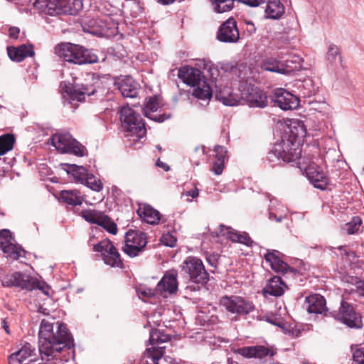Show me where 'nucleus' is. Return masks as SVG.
Returning <instances> with one entry per match:
<instances>
[{"label": "nucleus", "instance_id": "1", "mask_svg": "<svg viewBox=\"0 0 364 364\" xmlns=\"http://www.w3.org/2000/svg\"><path fill=\"white\" fill-rule=\"evenodd\" d=\"M56 331H53V323L43 319L38 333V350L42 360L49 361L56 357L65 348L74 347V341L67 326L56 323Z\"/></svg>", "mask_w": 364, "mask_h": 364}, {"label": "nucleus", "instance_id": "2", "mask_svg": "<svg viewBox=\"0 0 364 364\" xmlns=\"http://www.w3.org/2000/svg\"><path fill=\"white\" fill-rule=\"evenodd\" d=\"M289 129L288 138L275 144L268 152L267 159L272 166L293 162L301 156L299 144L306 135V127L302 122L296 119L291 122Z\"/></svg>", "mask_w": 364, "mask_h": 364}, {"label": "nucleus", "instance_id": "3", "mask_svg": "<svg viewBox=\"0 0 364 364\" xmlns=\"http://www.w3.org/2000/svg\"><path fill=\"white\" fill-rule=\"evenodd\" d=\"M54 50L65 61L76 65L93 64L100 61L95 50L77 44L62 43L58 44Z\"/></svg>", "mask_w": 364, "mask_h": 364}, {"label": "nucleus", "instance_id": "4", "mask_svg": "<svg viewBox=\"0 0 364 364\" xmlns=\"http://www.w3.org/2000/svg\"><path fill=\"white\" fill-rule=\"evenodd\" d=\"M33 6L50 16L75 15L82 9V0H35Z\"/></svg>", "mask_w": 364, "mask_h": 364}, {"label": "nucleus", "instance_id": "5", "mask_svg": "<svg viewBox=\"0 0 364 364\" xmlns=\"http://www.w3.org/2000/svg\"><path fill=\"white\" fill-rule=\"evenodd\" d=\"M122 127L127 136L135 137L133 141H140L146 133L145 122L139 114L129 106H124L120 110Z\"/></svg>", "mask_w": 364, "mask_h": 364}, {"label": "nucleus", "instance_id": "6", "mask_svg": "<svg viewBox=\"0 0 364 364\" xmlns=\"http://www.w3.org/2000/svg\"><path fill=\"white\" fill-rule=\"evenodd\" d=\"M181 271L189 282L197 285H204L209 280V274L205 269L202 260L196 257H186L181 264ZM186 289L196 291L200 289V287L188 285Z\"/></svg>", "mask_w": 364, "mask_h": 364}, {"label": "nucleus", "instance_id": "7", "mask_svg": "<svg viewBox=\"0 0 364 364\" xmlns=\"http://www.w3.org/2000/svg\"><path fill=\"white\" fill-rule=\"evenodd\" d=\"M82 28L85 32L94 36L110 38L117 34L118 24L109 16H103L85 21Z\"/></svg>", "mask_w": 364, "mask_h": 364}, {"label": "nucleus", "instance_id": "8", "mask_svg": "<svg viewBox=\"0 0 364 364\" xmlns=\"http://www.w3.org/2000/svg\"><path fill=\"white\" fill-rule=\"evenodd\" d=\"M330 315L336 321L350 328L360 329L363 327L362 316L350 303L342 300L338 310L332 311Z\"/></svg>", "mask_w": 364, "mask_h": 364}, {"label": "nucleus", "instance_id": "9", "mask_svg": "<svg viewBox=\"0 0 364 364\" xmlns=\"http://www.w3.org/2000/svg\"><path fill=\"white\" fill-rule=\"evenodd\" d=\"M52 144L62 153H70L83 156L87 151L85 146L74 139L68 132L57 133L51 137Z\"/></svg>", "mask_w": 364, "mask_h": 364}, {"label": "nucleus", "instance_id": "10", "mask_svg": "<svg viewBox=\"0 0 364 364\" xmlns=\"http://www.w3.org/2000/svg\"><path fill=\"white\" fill-rule=\"evenodd\" d=\"M146 244L147 241L145 233L129 230L125 234V245L123 247V251L130 257H134L144 251Z\"/></svg>", "mask_w": 364, "mask_h": 364}, {"label": "nucleus", "instance_id": "11", "mask_svg": "<svg viewBox=\"0 0 364 364\" xmlns=\"http://www.w3.org/2000/svg\"><path fill=\"white\" fill-rule=\"evenodd\" d=\"M220 303L228 311L237 315H246L254 309L252 302L237 296H223Z\"/></svg>", "mask_w": 364, "mask_h": 364}, {"label": "nucleus", "instance_id": "12", "mask_svg": "<svg viewBox=\"0 0 364 364\" xmlns=\"http://www.w3.org/2000/svg\"><path fill=\"white\" fill-rule=\"evenodd\" d=\"M269 98L274 105L279 107L282 110L294 109L299 104V100L296 96L283 88L274 90Z\"/></svg>", "mask_w": 364, "mask_h": 364}, {"label": "nucleus", "instance_id": "13", "mask_svg": "<svg viewBox=\"0 0 364 364\" xmlns=\"http://www.w3.org/2000/svg\"><path fill=\"white\" fill-rule=\"evenodd\" d=\"M216 38L220 42L225 43H235L239 41L240 32L234 18H229L220 26Z\"/></svg>", "mask_w": 364, "mask_h": 364}, {"label": "nucleus", "instance_id": "14", "mask_svg": "<svg viewBox=\"0 0 364 364\" xmlns=\"http://www.w3.org/2000/svg\"><path fill=\"white\" fill-rule=\"evenodd\" d=\"M282 256L283 254L280 252L272 250H268V252L264 255V258L265 261L269 264L271 268L274 272L282 274L288 272L296 274L298 272L297 269L290 267L287 263L284 262L282 259Z\"/></svg>", "mask_w": 364, "mask_h": 364}, {"label": "nucleus", "instance_id": "15", "mask_svg": "<svg viewBox=\"0 0 364 364\" xmlns=\"http://www.w3.org/2000/svg\"><path fill=\"white\" fill-rule=\"evenodd\" d=\"M1 284L4 287H15L28 290H32L36 287L35 282L31 281V277L21 272L6 275L1 280Z\"/></svg>", "mask_w": 364, "mask_h": 364}, {"label": "nucleus", "instance_id": "16", "mask_svg": "<svg viewBox=\"0 0 364 364\" xmlns=\"http://www.w3.org/2000/svg\"><path fill=\"white\" fill-rule=\"evenodd\" d=\"M244 99L250 107L264 108L268 105L266 93L257 87H248Z\"/></svg>", "mask_w": 364, "mask_h": 364}, {"label": "nucleus", "instance_id": "17", "mask_svg": "<svg viewBox=\"0 0 364 364\" xmlns=\"http://www.w3.org/2000/svg\"><path fill=\"white\" fill-rule=\"evenodd\" d=\"M178 77L184 83L193 87L205 81L199 69L189 66L181 67L178 70Z\"/></svg>", "mask_w": 364, "mask_h": 364}, {"label": "nucleus", "instance_id": "18", "mask_svg": "<svg viewBox=\"0 0 364 364\" xmlns=\"http://www.w3.org/2000/svg\"><path fill=\"white\" fill-rule=\"evenodd\" d=\"M97 92L93 85H70L65 87V92L69 96L70 103L73 102H83L85 100V97L94 95Z\"/></svg>", "mask_w": 364, "mask_h": 364}, {"label": "nucleus", "instance_id": "19", "mask_svg": "<svg viewBox=\"0 0 364 364\" xmlns=\"http://www.w3.org/2000/svg\"><path fill=\"white\" fill-rule=\"evenodd\" d=\"M306 176L314 186L325 190L329 185V179L320 166L310 165L306 170Z\"/></svg>", "mask_w": 364, "mask_h": 364}, {"label": "nucleus", "instance_id": "20", "mask_svg": "<svg viewBox=\"0 0 364 364\" xmlns=\"http://www.w3.org/2000/svg\"><path fill=\"white\" fill-rule=\"evenodd\" d=\"M235 353L246 358L259 359H262L268 355L272 357L276 353L274 350L264 346H245L237 348Z\"/></svg>", "mask_w": 364, "mask_h": 364}, {"label": "nucleus", "instance_id": "21", "mask_svg": "<svg viewBox=\"0 0 364 364\" xmlns=\"http://www.w3.org/2000/svg\"><path fill=\"white\" fill-rule=\"evenodd\" d=\"M159 107V97L156 95L149 97L146 99L143 111L144 115L155 122H163L171 117V114H154Z\"/></svg>", "mask_w": 364, "mask_h": 364}, {"label": "nucleus", "instance_id": "22", "mask_svg": "<svg viewBox=\"0 0 364 364\" xmlns=\"http://www.w3.org/2000/svg\"><path fill=\"white\" fill-rule=\"evenodd\" d=\"M115 85L124 97L134 98L137 96L140 85L131 76H125L115 82Z\"/></svg>", "mask_w": 364, "mask_h": 364}, {"label": "nucleus", "instance_id": "23", "mask_svg": "<svg viewBox=\"0 0 364 364\" xmlns=\"http://www.w3.org/2000/svg\"><path fill=\"white\" fill-rule=\"evenodd\" d=\"M178 272L175 269L167 271L157 284V289L161 292L173 294L178 290Z\"/></svg>", "mask_w": 364, "mask_h": 364}, {"label": "nucleus", "instance_id": "24", "mask_svg": "<svg viewBox=\"0 0 364 364\" xmlns=\"http://www.w3.org/2000/svg\"><path fill=\"white\" fill-rule=\"evenodd\" d=\"M215 99L226 106L237 105L240 101V96L232 92V88L228 86L222 87L216 85Z\"/></svg>", "mask_w": 364, "mask_h": 364}, {"label": "nucleus", "instance_id": "25", "mask_svg": "<svg viewBox=\"0 0 364 364\" xmlns=\"http://www.w3.org/2000/svg\"><path fill=\"white\" fill-rule=\"evenodd\" d=\"M7 53L12 61L21 62L27 57H33L35 54L33 46L31 44H22L18 47L8 46Z\"/></svg>", "mask_w": 364, "mask_h": 364}, {"label": "nucleus", "instance_id": "26", "mask_svg": "<svg viewBox=\"0 0 364 364\" xmlns=\"http://www.w3.org/2000/svg\"><path fill=\"white\" fill-rule=\"evenodd\" d=\"M306 310L309 314H322L326 310V299L320 294L307 296L305 300Z\"/></svg>", "mask_w": 364, "mask_h": 364}, {"label": "nucleus", "instance_id": "27", "mask_svg": "<svg viewBox=\"0 0 364 364\" xmlns=\"http://www.w3.org/2000/svg\"><path fill=\"white\" fill-rule=\"evenodd\" d=\"M137 213L144 221L151 225L159 224L161 217L159 211L150 205H144L143 207H139Z\"/></svg>", "mask_w": 364, "mask_h": 364}, {"label": "nucleus", "instance_id": "28", "mask_svg": "<svg viewBox=\"0 0 364 364\" xmlns=\"http://www.w3.org/2000/svg\"><path fill=\"white\" fill-rule=\"evenodd\" d=\"M283 286H284V283L280 277H272L268 280L267 284L263 289V294L264 295L280 296L284 294Z\"/></svg>", "mask_w": 364, "mask_h": 364}, {"label": "nucleus", "instance_id": "29", "mask_svg": "<svg viewBox=\"0 0 364 364\" xmlns=\"http://www.w3.org/2000/svg\"><path fill=\"white\" fill-rule=\"evenodd\" d=\"M284 10L280 0H269L265 9V16L267 18L279 19L284 14Z\"/></svg>", "mask_w": 364, "mask_h": 364}, {"label": "nucleus", "instance_id": "30", "mask_svg": "<svg viewBox=\"0 0 364 364\" xmlns=\"http://www.w3.org/2000/svg\"><path fill=\"white\" fill-rule=\"evenodd\" d=\"M62 166H65V168H63L64 170H65L68 174L72 175L76 181L84 184V180L88 174V171L85 167L70 164H63Z\"/></svg>", "mask_w": 364, "mask_h": 364}, {"label": "nucleus", "instance_id": "31", "mask_svg": "<svg viewBox=\"0 0 364 364\" xmlns=\"http://www.w3.org/2000/svg\"><path fill=\"white\" fill-rule=\"evenodd\" d=\"M60 196L62 200L68 205L76 206L82 204V199L80 192L77 190H63Z\"/></svg>", "mask_w": 364, "mask_h": 364}, {"label": "nucleus", "instance_id": "32", "mask_svg": "<svg viewBox=\"0 0 364 364\" xmlns=\"http://www.w3.org/2000/svg\"><path fill=\"white\" fill-rule=\"evenodd\" d=\"M261 68L267 71L285 74L289 70L284 68L283 64L273 58H268L263 60Z\"/></svg>", "mask_w": 364, "mask_h": 364}, {"label": "nucleus", "instance_id": "33", "mask_svg": "<svg viewBox=\"0 0 364 364\" xmlns=\"http://www.w3.org/2000/svg\"><path fill=\"white\" fill-rule=\"evenodd\" d=\"M193 95L203 100H210L213 96L212 90L206 81L193 87Z\"/></svg>", "mask_w": 364, "mask_h": 364}, {"label": "nucleus", "instance_id": "34", "mask_svg": "<svg viewBox=\"0 0 364 364\" xmlns=\"http://www.w3.org/2000/svg\"><path fill=\"white\" fill-rule=\"evenodd\" d=\"M82 218L90 224H97L103 223L102 219L105 218V214L96 210H84L80 213Z\"/></svg>", "mask_w": 364, "mask_h": 364}, {"label": "nucleus", "instance_id": "35", "mask_svg": "<svg viewBox=\"0 0 364 364\" xmlns=\"http://www.w3.org/2000/svg\"><path fill=\"white\" fill-rule=\"evenodd\" d=\"M4 254L12 259H18L21 257H25V250L21 246L15 245L11 242L1 249Z\"/></svg>", "mask_w": 364, "mask_h": 364}, {"label": "nucleus", "instance_id": "36", "mask_svg": "<svg viewBox=\"0 0 364 364\" xmlns=\"http://www.w3.org/2000/svg\"><path fill=\"white\" fill-rule=\"evenodd\" d=\"M300 87L304 97H311L318 90V85L311 78L305 79Z\"/></svg>", "mask_w": 364, "mask_h": 364}, {"label": "nucleus", "instance_id": "37", "mask_svg": "<svg viewBox=\"0 0 364 364\" xmlns=\"http://www.w3.org/2000/svg\"><path fill=\"white\" fill-rule=\"evenodd\" d=\"M116 250L117 249L114 246L113 243L109 240L101 241L93 246V250L95 252H100L102 258L106 256V254L109 255L112 252L116 251Z\"/></svg>", "mask_w": 364, "mask_h": 364}, {"label": "nucleus", "instance_id": "38", "mask_svg": "<svg viewBox=\"0 0 364 364\" xmlns=\"http://www.w3.org/2000/svg\"><path fill=\"white\" fill-rule=\"evenodd\" d=\"M15 138L12 134H4L0 136V156L4 155L14 147Z\"/></svg>", "mask_w": 364, "mask_h": 364}, {"label": "nucleus", "instance_id": "39", "mask_svg": "<svg viewBox=\"0 0 364 364\" xmlns=\"http://www.w3.org/2000/svg\"><path fill=\"white\" fill-rule=\"evenodd\" d=\"M214 5V11L217 13H224L230 11L235 0H210Z\"/></svg>", "mask_w": 364, "mask_h": 364}, {"label": "nucleus", "instance_id": "40", "mask_svg": "<svg viewBox=\"0 0 364 364\" xmlns=\"http://www.w3.org/2000/svg\"><path fill=\"white\" fill-rule=\"evenodd\" d=\"M103 260L105 264L110 265L111 267H117L119 268L123 267V262L117 250L109 255L106 254V256H105Z\"/></svg>", "mask_w": 364, "mask_h": 364}, {"label": "nucleus", "instance_id": "41", "mask_svg": "<svg viewBox=\"0 0 364 364\" xmlns=\"http://www.w3.org/2000/svg\"><path fill=\"white\" fill-rule=\"evenodd\" d=\"M84 183L88 188L96 192H100L103 188L101 181L97 178L93 174L89 173L84 180Z\"/></svg>", "mask_w": 364, "mask_h": 364}, {"label": "nucleus", "instance_id": "42", "mask_svg": "<svg viewBox=\"0 0 364 364\" xmlns=\"http://www.w3.org/2000/svg\"><path fill=\"white\" fill-rule=\"evenodd\" d=\"M35 348H33L31 345L28 343H26L20 350L15 352L14 353L19 357L23 362L27 359L28 358L32 356L33 355V352Z\"/></svg>", "mask_w": 364, "mask_h": 364}, {"label": "nucleus", "instance_id": "43", "mask_svg": "<svg viewBox=\"0 0 364 364\" xmlns=\"http://www.w3.org/2000/svg\"><path fill=\"white\" fill-rule=\"evenodd\" d=\"M146 357L151 358L154 364H161L165 358H162V350L156 349L155 347L147 348L146 350Z\"/></svg>", "mask_w": 364, "mask_h": 364}, {"label": "nucleus", "instance_id": "44", "mask_svg": "<svg viewBox=\"0 0 364 364\" xmlns=\"http://www.w3.org/2000/svg\"><path fill=\"white\" fill-rule=\"evenodd\" d=\"M103 223H100V226L102 227L105 230H106L108 232L116 235L118 231L117 225V224L112 221L110 218L105 215V218L102 219Z\"/></svg>", "mask_w": 364, "mask_h": 364}, {"label": "nucleus", "instance_id": "45", "mask_svg": "<svg viewBox=\"0 0 364 364\" xmlns=\"http://www.w3.org/2000/svg\"><path fill=\"white\" fill-rule=\"evenodd\" d=\"M220 228V232L223 235H225V233L223 232V231L225 230H228L227 231V237L228 239H230L231 241L234 242H238V238H239V235H240V232L235 231V230H233L232 228H231L230 227H227L224 225H220L219 226Z\"/></svg>", "mask_w": 364, "mask_h": 364}, {"label": "nucleus", "instance_id": "46", "mask_svg": "<svg viewBox=\"0 0 364 364\" xmlns=\"http://www.w3.org/2000/svg\"><path fill=\"white\" fill-rule=\"evenodd\" d=\"M361 223L362 221L359 217H353L352 220L346 224L347 232L350 235L355 234L358 230Z\"/></svg>", "mask_w": 364, "mask_h": 364}, {"label": "nucleus", "instance_id": "47", "mask_svg": "<svg viewBox=\"0 0 364 364\" xmlns=\"http://www.w3.org/2000/svg\"><path fill=\"white\" fill-rule=\"evenodd\" d=\"M12 235L10 230L3 229L0 230V248H4V246H6L12 242Z\"/></svg>", "mask_w": 364, "mask_h": 364}, {"label": "nucleus", "instance_id": "48", "mask_svg": "<svg viewBox=\"0 0 364 364\" xmlns=\"http://www.w3.org/2000/svg\"><path fill=\"white\" fill-rule=\"evenodd\" d=\"M337 57H338L339 60L341 61L340 50L334 44H331L327 52V59L330 63H333L336 61Z\"/></svg>", "mask_w": 364, "mask_h": 364}, {"label": "nucleus", "instance_id": "49", "mask_svg": "<svg viewBox=\"0 0 364 364\" xmlns=\"http://www.w3.org/2000/svg\"><path fill=\"white\" fill-rule=\"evenodd\" d=\"M353 364H364V347L353 351Z\"/></svg>", "mask_w": 364, "mask_h": 364}, {"label": "nucleus", "instance_id": "50", "mask_svg": "<svg viewBox=\"0 0 364 364\" xmlns=\"http://www.w3.org/2000/svg\"><path fill=\"white\" fill-rule=\"evenodd\" d=\"M214 151L215 153V160H220L225 162V160L227 158V149L223 146L217 145L215 146Z\"/></svg>", "mask_w": 364, "mask_h": 364}, {"label": "nucleus", "instance_id": "51", "mask_svg": "<svg viewBox=\"0 0 364 364\" xmlns=\"http://www.w3.org/2000/svg\"><path fill=\"white\" fill-rule=\"evenodd\" d=\"M162 244L167 247H173L176 244V238L170 234H164L161 238Z\"/></svg>", "mask_w": 364, "mask_h": 364}, {"label": "nucleus", "instance_id": "52", "mask_svg": "<svg viewBox=\"0 0 364 364\" xmlns=\"http://www.w3.org/2000/svg\"><path fill=\"white\" fill-rule=\"evenodd\" d=\"M166 341V338H165L164 336H160L159 332L155 331L151 332L150 334L149 338V343L151 346H154L155 344H158L160 343H164Z\"/></svg>", "mask_w": 364, "mask_h": 364}, {"label": "nucleus", "instance_id": "53", "mask_svg": "<svg viewBox=\"0 0 364 364\" xmlns=\"http://www.w3.org/2000/svg\"><path fill=\"white\" fill-rule=\"evenodd\" d=\"M309 104L311 105L312 109L319 112H325L328 108V105L324 102H320L310 101Z\"/></svg>", "mask_w": 364, "mask_h": 364}, {"label": "nucleus", "instance_id": "54", "mask_svg": "<svg viewBox=\"0 0 364 364\" xmlns=\"http://www.w3.org/2000/svg\"><path fill=\"white\" fill-rule=\"evenodd\" d=\"M237 242L245 245L247 247H252L253 241L247 232H243L240 234Z\"/></svg>", "mask_w": 364, "mask_h": 364}, {"label": "nucleus", "instance_id": "55", "mask_svg": "<svg viewBox=\"0 0 364 364\" xmlns=\"http://www.w3.org/2000/svg\"><path fill=\"white\" fill-rule=\"evenodd\" d=\"M224 161H222L220 160H215L213 163L212 171L216 174V175H220L223 173V168H224Z\"/></svg>", "mask_w": 364, "mask_h": 364}, {"label": "nucleus", "instance_id": "56", "mask_svg": "<svg viewBox=\"0 0 364 364\" xmlns=\"http://www.w3.org/2000/svg\"><path fill=\"white\" fill-rule=\"evenodd\" d=\"M219 255L218 254H210L207 256L206 259L208 263L213 267H216L218 264V259H219Z\"/></svg>", "mask_w": 364, "mask_h": 364}, {"label": "nucleus", "instance_id": "57", "mask_svg": "<svg viewBox=\"0 0 364 364\" xmlns=\"http://www.w3.org/2000/svg\"><path fill=\"white\" fill-rule=\"evenodd\" d=\"M338 249L341 250V254L346 256L348 259H350V257H355V252L349 250L346 246H339Z\"/></svg>", "mask_w": 364, "mask_h": 364}, {"label": "nucleus", "instance_id": "58", "mask_svg": "<svg viewBox=\"0 0 364 364\" xmlns=\"http://www.w3.org/2000/svg\"><path fill=\"white\" fill-rule=\"evenodd\" d=\"M237 1L243 3L251 7H256L264 2V0H237Z\"/></svg>", "mask_w": 364, "mask_h": 364}, {"label": "nucleus", "instance_id": "59", "mask_svg": "<svg viewBox=\"0 0 364 364\" xmlns=\"http://www.w3.org/2000/svg\"><path fill=\"white\" fill-rule=\"evenodd\" d=\"M245 23L246 25V28H245L246 32L249 35H252L253 33H255L256 27L252 21H248V20H245Z\"/></svg>", "mask_w": 364, "mask_h": 364}, {"label": "nucleus", "instance_id": "60", "mask_svg": "<svg viewBox=\"0 0 364 364\" xmlns=\"http://www.w3.org/2000/svg\"><path fill=\"white\" fill-rule=\"evenodd\" d=\"M356 292L360 296L364 297V281L360 280L355 284Z\"/></svg>", "mask_w": 364, "mask_h": 364}, {"label": "nucleus", "instance_id": "61", "mask_svg": "<svg viewBox=\"0 0 364 364\" xmlns=\"http://www.w3.org/2000/svg\"><path fill=\"white\" fill-rule=\"evenodd\" d=\"M9 364H22L23 361L19 359V357H18L15 353H12L9 357Z\"/></svg>", "mask_w": 364, "mask_h": 364}, {"label": "nucleus", "instance_id": "62", "mask_svg": "<svg viewBox=\"0 0 364 364\" xmlns=\"http://www.w3.org/2000/svg\"><path fill=\"white\" fill-rule=\"evenodd\" d=\"M284 217L282 215H277L272 212L271 210L269 212V219L271 220H274L277 223H280L282 221Z\"/></svg>", "mask_w": 364, "mask_h": 364}, {"label": "nucleus", "instance_id": "63", "mask_svg": "<svg viewBox=\"0 0 364 364\" xmlns=\"http://www.w3.org/2000/svg\"><path fill=\"white\" fill-rule=\"evenodd\" d=\"M20 29L17 27H11L9 28V37L11 38L16 39L18 37Z\"/></svg>", "mask_w": 364, "mask_h": 364}, {"label": "nucleus", "instance_id": "64", "mask_svg": "<svg viewBox=\"0 0 364 364\" xmlns=\"http://www.w3.org/2000/svg\"><path fill=\"white\" fill-rule=\"evenodd\" d=\"M266 321L274 325V326H282V323L281 322L277 319V318H272V317H267L266 318Z\"/></svg>", "mask_w": 364, "mask_h": 364}]
</instances>
